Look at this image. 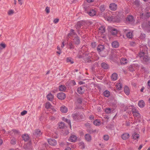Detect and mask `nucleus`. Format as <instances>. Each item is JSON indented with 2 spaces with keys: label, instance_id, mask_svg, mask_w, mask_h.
I'll use <instances>...</instances> for the list:
<instances>
[{
  "label": "nucleus",
  "instance_id": "nucleus-1",
  "mask_svg": "<svg viewBox=\"0 0 150 150\" xmlns=\"http://www.w3.org/2000/svg\"><path fill=\"white\" fill-rule=\"evenodd\" d=\"M106 12L104 15V18L105 20L108 22H112L116 21L113 18V16L111 15V12L109 11H106Z\"/></svg>",
  "mask_w": 150,
  "mask_h": 150
},
{
  "label": "nucleus",
  "instance_id": "nucleus-2",
  "mask_svg": "<svg viewBox=\"0 0 150 150\" xmlns=\"http://www.w3.org/2000/svg\"><path fill=\"white\" fill-rule=\"evenodd\" d=\"M139 56L145 62L149 61L150 59V57L148 56L146 52L143 51L142 50V52L139 53Z\"/></svg>",
  "mask_w": 150,
  "mask_h": 150
},
{
  "label": "nucleus",
  "instance_id": "nucleus-3",
  "mask_svg": "<svg viewBox=\"0 0 150 150\" xmlns=\"http://www.w3.org/2000/svg\"><path fill=\"white\" fill-rule=\"evenodd\" d=\"M72 116L74 120L77 121L83 119L84 115L83 114L76 113L72 114Z\"/></svg>",
  "mask_w": 150,
  "mask_h": 150
},
{
  "label": "nucleus",
  "instance_id": "nucleus-4",
  "mask_svg": "<svg viewBox=\"0 0 150 150\" xmlns=\"http://www.w3.org/2000/svg\"><path fill=\"white\" fill-rule=\"evenodd\" d=\"M120 56L119 53L115 50L112 51L111 52V54L110 56V58L111 59H115L116 58H119Z\"/></svg>",
  "mask_w": 150,
  "mask_h": 150
},
{
  "label": "nucleus",
  "instance_id": "nucleus-5",
  "mask_svg": "<svg viewBox=\"0 0 150 150\" xmlns=\"http://www.w3.org/2000/svg\"><path fill=\"white\" fill-rule=\"evenodd\" d=\"M108 30L110 31L112 33V34L113 35H116L118 33V31L115 28H113L112 27L109 26L108 28Z\"/></svg>",
  "mask_w": 150,
  "mask_h": 150
},
{
  "label": "nucleus",
  "instance_id": "nucleus-6",
  "mask_svg": "<svg viewBox=\"0 0 150 150\" xmlns=\"http://www.w3.org/2000/svg\"><path fill=\"white\" fill-rule=\"evenodd\" d=\"M48 142L49 144L52 146H55L57 144V141L54 139L51 138L48 140Z\"/></svg>",
  "mask_w": 150,
  "mask_h": 150
},
{
  "label": "nucleus",
  "instance_id": "nucleus-7",
  "mask_svg": "<svg viewBox=\"0 0 150 150\" xmlns=\"http://www.w3.org/2000/svg\"><path fill=\"white\" fill-rule=\"evenodd\" d=\"M57 97L59 99L61 100H63L65 98L66 95L64 93L61 92L57 94Z\"/></svg>",
  "mask_w": 150,
  "mask_h": 150
},
{
  "label": "nucleus",
  "instance_id": "nucleus-8",
  "mask_svg": "<svg viewBox=\"0 0 150 150\" xmlns=\"http://www.w3.org/2000/svg\"><path fill=\"white\" fill-rule=\"evenodd\" d=\"M110 10L114 11L116 10L117 8V5L114 3H112L110 4L109 6Z\"/></svg>",
  "mask_w": 150,
  "mask_h": 150
},
{
  "label": "nucleus",
  "instance_id": "nucleus-9",
  "mask_svg": "<svg viewBox=\"0 0 150 150\" xmlns=\"http://www.w3.org/2000/svg\"><path fill=\"white\" fill-rule=\"evenodd\" d=\"M73 42L74 44L76 45H78L80 42V39L77 36L75 37L73 39Z\"/></svg>",
  "mask_w": 150,
  "mask_h": 150
},
{
  "label": "nucleus",
  "instance_id": "nucleus-10",
  "mask_svg": "<svg viewBox=\"0 0 150 150\" xmlns=\"http://www.w3.org/2000/svg\"><path fill=\"white\" fill-rule=\"evenodd\" d=\"M83 23L81 22H78L76 24L75 26V27L76 29H80L81 27L83 25Z\"/></svg>",
  "mask_w": 150,
  "mask_h": 150
},
{
  "label": "nucleus",
  "instance_id": "nucleus-11",
  "mask_svg": "<svg viewBox=\"0 0 150 150\" xmlns=\"http://www.w3.org/2000/svg\"><path fill=\"white\" fill-rule=\"evenodd\" d=\"M129 135L128 133H125L121 136L122 139L125 140L128 139L129 138Z\"/></svg>",
  "mask_w": 150,
  "mask_h": 150
},
{
  "label": "nucleus",
  "instance_id": "nucleus-12",
  "mask_svg": "<svg viewBox=\"0 0 150 150\" xmlns=\"http://www.w3.org/2000/svg\"><path fill=\"white\" fill-rule=\"evenodd\" d=\"M52 106L50 103L49 102H47L46 103L45 108L46 109H48L51 108L54 111H55V110L53 108H52Z\"/></svg>",
  "mask_w": 150,
  "mask_h": 150
},
{
  "label": "nucleus",
  "instance_id": "nucleus-13",
  "mask_svg": "<svg viewBox=\"0 0 150 150\" xmlns=\"http://www.w3.org/2000/svg\"><path fill=\"white\" fill-rule=\"evenodd\" d=\"M85 91V90L84 88L83 87L81 86L79 87L77 90V91L78 93L81 94L84 93Z\"/></svg>",
  "mask_w": 150,
  "mask_h": 150
},
{
  "label": "nucleus",
  "instance_id": "nucleus-14",
  "mask_svg": "<svg viewBox=\"0 0 150 150\" xmlns=\"http://www.w3.org/2000/svg\"><path fill=\"white\" fill-rule=\"evenodd\" d=\"M85 138L86 141L89 142L91 140V137L90 134H86L85 136Z\"/></svg>",
  "mask_w": 150,
  "mask_h": 150
},
{
  "label": "nucleus",
  "instance_id": "nucleus-15",
  "mask_svg": "<svg viewBox=\"0 0 150 150\" xmlns=\"http://www.w3.org/2000/svg\"><path fill=\"white\" fill-rule=\"evenodd\" d=\"M42 132L39 129H37L35 131V132L33 134L34 135L36 136H39L42 134Z\"/></svg>",
  "mask_w": 150,
  "mask_h": 150
},
{
  "label": "nucleus",
  "instance_id": "nucleus-16",
  "mask_svg": "<svg viewBox=\"0 0 150 150\" xmlns=\"http://www.w3.org/2000/svg\"><path fill=\"white\" fill-rule=\"evenodd\" d=\"M88 13L90 16H93L96 15V11L95 10L92 9Z\"/></svg>",
  "mask_w": 150,
  "mask_h": 150
},
{
  "label": "nucleus",
  "instance_id": "nucleus-17",
  "mask_svg": "<svg viewBox=\"0 0 150 150\" xmlns=\"http://www.w3.org/2000/svg\"><path fill=\"white\" fill-rule=\"evenodd\" d=\"M60 110L63 113H66L68 111L67 108L65 106H63L60 107Z\"/></svg>",
  "mask_w": 150,
  "mask_h": 150
},
{
  "label": "nucleus",
  "instance_id": "nucleus-18",
  "mask_svg": "<svg viewBox=\"0 0 150 150\" xmlns=\"http://www.w3.org/2000/svg\"><path fill=\"white\" fill-rule=\"evenodd\" d=\"M117 78V75L115 73H113L111 76V79L112 80L115 81L116 80Z\"/></svg>",
  "mask_w": 150,
  "mask_h": 150
},
{
  "label": "nucleus",
  "instance_id": "nucleus-19",
  "mask_svg": "<svg viewBox=\"0 0 150 150\" xmlns=\"http://www.w3.org/2000/svg\"><path fill=\"white\" fill-rule=\"evenodd\" d=\"M125 93L127 95H128L130 93L129 89V87L127 86L125 87L124 88Z\"/></svg>",
  "mask_w": 150,
  "mask_h": 150
},
{
  "label": "nucleus",
  "instance_id": "nucleus-20",
  "mask_svg": "<svg viewBox=\"0 0 150 150\" xmlns=\"http://www.w3.org/2000/svg\"><path fill=\"white\" fill-rule=\"evenodd\" d=\"M47 99L50 101H52L54 98V96L51 93L48 94L47 96Z\"/></svg>",
  "mask_w": 150,
  "mask_h": 150
},
{
  "label": "nucleus",
  "instance_id": "nucleus-21",
  "mask_svg": "<svg viewBox=\"0 0 150 150\" xmlns=\"http://www.w3.org/2000/svg\"><path fill=\"white\" fill-rule=\"evenodd\" d=\"M139 134H137V133L135 132L132 135V137L133 139L134 140L138 139L139 138Z\"/></svg>",
  "mask_w": 150,
  "mask_h": 150
},
{
  "label": "nucleus",
  "instance_id": "nucleus-22",
  "mask_svg": "<svg viewBox=\"0 0 150 150\" xmlns=\"http://www.w3.org/2000/svg\"><path fill=\"white\" fill-rule=\"evenodd\" d=\"M77 139V137L75 135L71 136L69 138V141L71 142H74Z\"/></svg>",
  "mask_w": 150,
  "mask_h": 150
},
{
  "label": "nucleus",
  "instance_id": "nucleus-23",
  "mask_svg": "<svg viewBox=\"0 0 150 150\" xmlns=\"http://www.w3.org/2000/svg\"><path fill=\"white\" fill-rule=\"evenodd\" d=\"M97 50L99 52L103 51V45H99L97 47Z\"/></svg>",
  "mask_w": 150,
  "mask_h": 150
},
{
  "label": "nucleus",
  "instance_id": "nucleus-24",
  "mask_svg": "<svg viewBox=\"0 0 150 150\" xmlns=\"http://www.w3.org/2000/svg\"><path fill=\"white\" fill-rule=\"evenodd\" d=\"M127 60L125 58H123L122 59H121L120 61V63L122 64H127Z\"/></svg>",
  "mask_w": 150,
  "mask_h": 150
},
{
  "label": "nucleus",
  "instance_id": "nucleus-25",
  "mask_svg": "<svg viewBox=\"0 0 150 150\" xmlns=\"http://www.w3.org/2000/svg\"><path fill=\"white\" fill-rule=\"evenodd\" d=\"M77 35V34L74 32V30L71 29L70 30V33L68 34V35L69 36H73L74 35Z\"/></svg>",
  "mask_w": 150,
  "mask_h": 150
},
{
  "label": "nucleus",
  "instance_id": "nucleus-26",
  "mask_svg": "<svg viewBox=\"0 0 150 150\" xmlns=\"http://www.w3.org/2000/svg\"><path fill=\"white\" fill-rule=\"evenodd\" d=\"M66 89V86L64 85H61L59 87V90L60 91H64Z\"/></svg>",
  "mask_w": 150,
  "mask_h": 150
},
{
  "label": "nucleus",
  "instance_id": "nucleus-27",
  "mask_svg": "<svg viewBox=\"0 0 150 150\" xmlns=\"http://www.w3.org/2000/svg\"><path fill=\"white\" fill-rule=\"evenodd\" d=\"M112 47L116 48L119 46V44L118 42L116 41H115L112 42Z\"/></svg>",
  "mask_w": 150,
  "mask_h": 150
},
{
  "label": "nucleus",
  "instance_id": "nucleus-28",
  "mask_svg": "<svg viewBox=\"0 0 150 150\" xmlns=\"http://www.w3.org/2000/svg\"><path fill=\"white\" fill-rule=\"evenodd\" d=\"M22 137L25 141H27L28 140L29 138L28 135L26 134H25L24 135H23Z\"/></svg>",
  "mask_w": 150,
  "mask_h": 150
},
{
  "label": "nucleus",
  "instance_id": "nucleus-29",
  "mask_svg": "<svg viewBox=\"0 0 150 150\" xmlns=\"http://www.w3.org/2000/svg\"><path fill=\"white\" fill-rule=\"evenodd\" d=\"M94 125L96 126H99L101 124L100 121L98 120H96L93 122Z\"/></svg>",
  "mask_w": 150,
  "mask_h": 150
},
{
  "label": "nucleus",
  "instance_id": "nucleus-30",
  "mask_svg": "<svg viewBox=\"0 0 150 150\" xmlns=\"http://www.w3.org/2000/svg\"><path fill=\"white\" fill-rule=\"evenodd\" d=\"M66 127L64 123L61 122L59 124V128L60 129H62Z\"/></svg>",
  "mask_w": 150,
  "mask_h": 150
},
{
  "label": "nucleus",
  "instance_id": "nucleus-31",
  "mask_svg": "<svg viewBox=\"0 0 150 150\" xmlns=\"http://www.w3.org/2000/svg\"><path fill=\"white\" fill-rule=\"evenodd\" d=\"M144 103L143 100H141L139 102L138 104L139 106L141 108H143L144 105Z\"/></svg>",
  "mask_w": 150,
  "mask_h": 150
},
{
  "label": "nucleus",
  "instance_id": "nucleus-32",
  "mask_svg": "<svg viewBox=\"0 0 150 150\" xmlns=\"http://www.w3.org/2000/svg\"><path fill=\"white\" fill-rule=\"evenodd\" d=\"M132 113L133 115L136 117H139L140 116L139 113L137 111L135 110L132 112Z\"/></svg>",
  "mask_w": 150,
  "mask_h": 150
},
{
  "label": "nucleus",
  "instance_id": "nucleus-33",
  "mask_svg": "<svg viewBox=\"0 0 150 150\" xmlns=\"http://www.w3.org/2000/svg\"><path fill=\"white\" fill-rule=\"evenodd\" d=\"M113 19H114L116 21H113V22H119L120 20V18L119 16H113Z\"/></svg>",
  "mask_w": 150,
  "mask_h": 150
},
{
  "label": "nucleus",
  "instance_id": "nucleus-34",
  "mask_svg": "<svg viewBox=\"0 0 150 150\" xmlns=\"http://www.w3.org/2000/svg\"><path fill=\"white\" fill-rule=\"evenodd\" d=\"M122 88V84L120 83H117L116 86V88L119 90H120Z\"/></svg>",
  "mask_w": 150,
  "mask_h": 150
},
{
  "label": "nucleus",
  "instance_id": "nucleus-35",
  "mask_svg": "<svg viewBox=\"0 0 150 150\" xmlns=\"http://www.w3.org/2000/svg\"><path fill=\"white\" fill-rule=\"evenodd\" d=\"M17 140L15 138H13L11 140L10 143L12 145H15L16 143Z\"/></svg>",
  "mask_w": 150,
  "mask_h": 150
},
{
  "label": "nucleus",
  "instance_id": "nucleus-36",
  "mask_svg": "<svg viewBox=\"0 0 150 150\" xmlns=\"http://www.w3.org/2000/svg\"><path fill=\"white\" fill-rule=\"evenodd\" d=\"M127 37L129 38H132L133 35L132 33L131 32H129L126 34Z\"/></svg>",
  "mask_w": 150,
  "mask_h": 150
},
{
  "label": "nucleus",
  "instance_id": "nucleus-37",
  "mask_svg": "<svg viewBox=\"0 0 150 150\" xmlns=\"http://www.w3.org/2000/svg\"><path fill=\"white\" fill-rule=\"evenodd\" d=\"M104 95L106 97H108L110 96V92L107 91L104 92Z\"/></svg>",
  "mask_w": 150,
  "mask_h": 150
},
{
  "label": "nucleus",
  "instance_id": "nucleus-38",
  "mask_svg": "<svg viewBox=\"0 0 150 150\" xmlns=\"http://www.w3.org/2000/svg\"><path fill=\"white\" fill-rule=\"evenodd\" d=\"M67 62H70L71 64L74 63V62L72 60V58L71 57H68L67 59Z\"/></svg>",
  "mask_w": 150,
  "mask_h": 150
},
{
  "label": "nucleus",
  "instance_id": "nucleus-39",
  "mask_svg": "<svg viewBox=\"0 0 150 150\" xmlns=\"http://www.w3.org/2000/svg\"><path fill=\"white\" fill-rule=\"evenodd\" d=\"M63 120L67 122L69 125L70 127H71V125L70 120H69L67 119L66 118H64Z\"/></svg>",
  "mask_w": 150,
  "mask_h": 150
},
{
  "label": "nucleus",
  "instance_id": "nucleus-40",
  "mask_svg": "<svg viewBox=\"0 0 150 150\" xmlns=\"http://www.w3.org/2000/svg\"><path fill=\"white\" fill-rule=\"evenodd\" d=\"M127 20L128 21L130 22H133V17L131 16H129L127 18Z\"/></svg>",
  "mask_w": 150,
  "mask_h": 150
},
{
  "label": "nucleus",
  "instance_id": "nucleus-41",
  "mask_svg": "<svg viewBox=\"0 0 150 150\" xmlns=\"http://www.w3.org/2000/svg\"><path fill=\"white\" fill-rule=\"evenodd\" d=\"M14 13V12L13 10L10 9L8 11V14L9 15L11 16Z\"/></svg>",
  "mask_w": 150,
  "mask_h": 150
},
{
  "label": "nucleus",
  "instance_id": "nucleus-42",
  "mask_svg": "<svg viewBox=\"0 0 150 150\" xmlns=\"http://www.w3.org/2000/svg\"><path fill=\"white\" fill-rule=\"evenodd\" d=\"M80 146L81 147V148L84 149L85 148V145L83 142H81L79 144Z\"/></svg>",
  "mask_w": 150,
  "mask_h": 150
},
{
  "label": "nucleus",
  "instance_id": "nucleus-43",
  "mask_svg": "<svg viewBox=\"0 0 150 150\" xmlns=\"http://www.w3.org/2000/svg\"><path fill=\"white\" fill-rule=\"evenodd\" d=\"M6 45L4 43H1L0 44V49H2L5 48Z\"/></svg>",
  "mask_w": 150,
  "mask_h": 150
},
{
  "label": "nucleus",
  "instance_id": "nucleus-44",
  "mask_svg": "<svg viewBox=\"0 0 150 150\" xmlns=\"http://www.w3.org/2000/svg\"><path fill=\"white\" fill-rule=\"evenodd\" d=\"M105 111L107 113H110L111 112V110L110 108H108L105 109Z\"/></svg>",
  "mask_w": 150,
  "mask_h": 150
},
{
  "label": "nucleus",
  "instance_id": "nucleus-45",
  "mask_svg": "<svg viewBox=\"0 0 150 150\" xmlns=\"http://www.w3.org/2000/svg\"><path fill=\"white\" fill-rule=\"evenodd\" d=\"M109 138V136L108 135H104V140L105 141L108 140Z\"/></svg>",
  "mask_w": 150,
  "mask_h": 150
},
{
  "label": "nucleus",
  "instance_id": "nucleus-46",
  "mask_svg": "<svg viewBox=\"0 0 150 150\" xmlns=\"http://www.w3.org/2000/svg\"><path fill=\"white\" fill-rule=\"evenodd\" d=\"M133 4L137 6H139L140 5V3L139 1L137 0L134 1Z\"/></svg>",
  "mask_w": 150,
  "mask_h": 150
},
{
  "label": "nucleus",
  "instance_id": "nucleus-47",
  "mask_svg": "<svg viewBox=\"0 0 150 150\" xmlns=\"http://www.w3.org/2000/svg\"><path fill=\"white\" fill-rule=\"evenodd\" d=\"M129 69L130 71L132 72L134 71V69L133 67V66L132 65H130L129 67Z\"/></svg>",
  "mask_w": 150,
  "mask_h": 150
},
{
  "label": "nucleus",
  "instance_id": "nucleus-48",
  "mask_svg": "<svg viewBox=\"0 0 150 150\" xmlns=\"http://www.w3.org/2000/svg\"><path fill=\"white\" fill-rule=\"evenodd\" d=\"M145 37V35L144 34H141L139 38L143 40Z\"/></svg>",
  "mask_w": 150,
  "mask_h": 150
},
{
  "label": "nucleus",
  "instance_id": "nucleus-49",
  "mask_svg": "<svg viewBox=\"0 0 150 150\" xmlns=\"http://www.w3.org/2000/svg\"><path fill=\"white\" fill-rule=\"evenodd\" d=\"M109 68V66L106 63H104V69H107Z\"/></svg>",
  "mask_w": 150,
  "mask_h": 150
},
{
  "label": "nucleus",
  "instance_id": "nucleus-50",
  "mask_svg": "<svg viewBox=\"0 0 150 150\" xmlns=\"http://www.w3.org/2000/svg\"><path fill=\"white\" fill-rule=\"evenodd\" d=\"M77 102L79 103H82V99L81 98H78L77 100Z\"/></svg>",
  "mask_w": 150,
  "mask_h": 150
},
{
  "label": "nucleus",
  "instance_id": "nucleus-51",
  "mask_svg": "<svg viewBox=\"0 0 150 150\" xmlns=\"http://www.w3.org/2000/svg\"><path fill=\"white\" fill-rule=\"evenodd\" d=\"M27 111L26 110H24L21 112V115H24L27 113Z\"/></svg>",
  "mask_w": 150,
  "mask_h": 150
},
{
  "label": "nucleus",
  "instance_id": "nucleus-52",
  "mask_svg": "<svg viewBox=\"0 0 150 150\" xmlns=\"http://www.w3.org/2000/svg\"><path fill=\"white\" fill-rule=\"evenodd\" d=\"M69 46L70 49L74 48V45L71 43H70L69 44Z\"/></svg>",
  "mask_w": 150,
  "mask_h": 150
},
{
  "label": "nucleus",
  "instance_id": "nucleus-53",
  "mask_svg": "<svg viewBox=\"0 0 150 150\" xmlns=\"http://www.w3.org/2000/svg\"><path fill=\"white\" fill-rule=\"evenodd\" d=\"M45 10L47 13H50V8L49 7H46L45 8Z\"/></svg>",
  "mask_w": 150,
  "mask_h": 150
},
{
  "label": "nucleus",
  "instance_id": "nucleus-54",
  "mask_svg": "<svg viewBox=\"0 0 150 150\" xmlns=\"http://www.w3.org/2000/svg\"><path fill=\"white\" fill-rule=\"evenodd\" d=\"M91 45L93 48H95L96 46V44L95 42H93L92 43Z\"/></svg>",
  "mask_w": 150,
  "mask_h": 150
},
{
  "label": "nucleus",
  "instance_id": "nucleus-55",
  "mask_svg": "<svg viewBox=\"0 0 150 150\" xmlns=\"http://www.w3.org/2000/svg\"><path fill=\"white\" fill-rule=\"evenodd\" d=\"M59 21V19L58 18H56L54 20V23H57Z\"/></svg>",
  "mask_w": 150,
  "mask_h": 150
},
{
  "label": "nucleus",
  "instance_id": "nucleus-56",
  "mask_svg": "<svg viewBox=\"0 0 150 150\" xmlns=\"http://www.w3.org/2000/svg\"><path fill=\"white\" fill-rule=\"evenodd\" d=\"M23 0H18L19 4L20 5H22L23 4Z\"/></svg>",
  "mask_w": 150,
  "mask_h": 150
},
{
  "label": "nucleus",
  "instance_id": "nucleus-57",
  "mask_svg": "<svg viewBox=\"0 0 150 150\" xmlns=\"http://www.w3.org/2000/svg\"><path fill=\"white\" fill-rule=\"evenodd\" d=\"M146 16L147 18L150 17V12H148L146 14Z\"/></svg>",
  "mask_w": 150,
  "mask_h": 150
},
{
  "label": "nucleus",
  "instance_id": "nucleus-58",
  "mask_svg": "<svg viewBox=\"0 0 150 150\" xmlns=\"http://www.w3.org/2000/svg\"><path fill=\"white\" fill-rule=\"evenodd\" d=\"M91 131H90V132H97V131L96 129H95L94 130H91Z\"/></svg>",
  "mask_w": 150,
  "mask_h": 150
},
{
  "label": "nucleus",
  "instance_id": "nucleus-59",
  "mask_svg": "<svg viewBox=\"0 0 150 150\" xmlns=\"http://www.w3.org/2000/svg\"><path fill=\"white\" fill-rule=\"evenodd\" d=\"M89 118L91 120H93L94 119V116L92 115H90Z\"/></svg>",
  "mask_w": 150,
  "mask_h": 150
},
{
  "label": "nucleus",
  "instance_id": "nucleus-60",
  "mask_svg": "<svg viewBox=\"0 0 150 150\" xmlns=\"http://www.w3.org/2000/svg\"><path fill=\"white\" fill-rule=\"evenodd\" d=\"M135 44V43L134 42H132L130 43V45L132 46H134Z\"/></svg>",
  "mask_w": 150,
  "mask_h": 150
},
{
  "label": "nucleus",
  "instance_id": "nucleus-61",
  "mask_svg": "<svg viewBox=\"0 0 150 150\" xmlns=\"http://www.w3.org/2000/svg\"><path fill=\"white\" fill-rule=\"evenodd\" d=\"M100 11H103V6L101 5L100 6Z\"/></svg>",
  "mask_w": 150,
  "mask_h": 150
},
{
  "label": "nucleus",
  "instance_id": "nucleus-62",
  "mask_svg": "<svg viewBox=\"0 0 150 150\" xmlns=\"http://www.w3.org/2000/svg\"><path fill=\"white\" fill-rule=\"evenodd\" d=\"M13 132L15 133H19L18 131L16 130H13Z\"/></svg>",
  "mask_w": 150,
  "mask_h": 150
},
{
  "label": "nucleus",
  "instance_id": "nucleus-63",
  "mask_svg": "<svg viewBox=\"0 0 150 150\" xmlns=\"http://www.w3.org/2000/svg\"><path fill=\"white\" fill-rule=\"evenodd\" d=\"M55 118L53 116H51L50 117V119L51 120H55Z\"/></svg>",
  "mask_w": 150,
  "mask_h": 150
},
{
  "label": "nucleus",
  "instance_id": "nucleus-64",
  "mask_svg": "<svg viewBox=\"0 0 150 150\" xmlns=\"http://www.w3.org/2000/svg\"><path fill=\"white\" fill-rule=\"evenodd\" d=\"M79 83L80 85H81V84H84V82H83V81H80L79 82Z\"/></svg>",
  "mask_w": 150,
  "mask_h": 150
}]
</instances>
